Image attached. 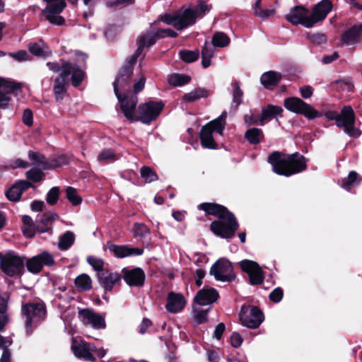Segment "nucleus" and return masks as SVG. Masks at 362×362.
I'll return each instance as SVG.
<instances>
[{"label": "nucleus", "mask_w": 362, "mask_h": 362, "mask_svg": "<svg viewBox=\"0 0 362 362\" xmlns=\"http://www.w3.org/2000/svg\"><path fill=\"white\" fill-rule=\"evenodd\" d=\"M197 209L204 211L206 215L218 218L209 226L215 235L223 239H231L235 236L240 225L234 214L227 207L215 202H203L197 206Z\"/></svg>", "instance_id": "1"}, {"label": "nucleus", "mask_w": 362, "mask_h": 362, "mask_svg": "<svg viewBox=\"0 0 362 362\" xmlns=\"http://www.w3.org/2000/svg\"><path fill=\"white\" fill-rule=\"evenodd\" d=\"M308 159L298 152L285 153L281 151L272 152L267 162L271 164L274 173L279 175L290 177L307 170Z\"/></svg>", "instance_id": "2"}, {"label": "nucleus", "mask_w": 362, "mask_h": 362, "mask_svg": "<svg viewBox=\"0 0 362 362\" xmlns=\"http://www.w3.org/2000/svg\"><path fill=\"white\" fill-rule=\"evenodd\" d=\"M322 116L326 117L328 121H335L339 128H343L346 134L353 138H358L361 132L355 128L356 117L353 108L350 105L344 106L339 113L335 110H327L320 112Z\"/></svg>", "instance_id": "3"}, {"label": "nucleus", "mask_w": 362, "mask_h": 362, "mask_svg": "<svg viewBox=\"0 0 362 362\" xmlns=\"http://www.w3.org/2000/svg\"><path fill=\"white\" fill-rule=\"evenodd\" d=\"M21 314L25 318V334L30 336L35 328L46 320V305L43 301L26 303L22 305Z\"/></svg>", "instance_id": "4"}, {"label": "nucleus", "mask_w": 362, "mask_h": 362, "mask_svg": "<svg viewBox=\"0 0 362 362\" xmlns=\"http://www.w3.org/2000/svg\"><path fill=\"white\" fill-rule=\"evenodd\" d=\"M25 256L17 255L13 251L6 254L0 252V269L8 277H21L25 273Z\"/></svg>", "instance_id": "5"}, {"label": "nucleus", "mask_w": 362, "mask_h": 362, "mask_svg": "<svg viewBox=\"0 0 362 362\" xmlns=\"http://www.w3.org/2000/svg\"><path fill=\"white\" fill-rule=\"evenodd\" d=\"M165 107L162 100H149L142 103L137 107L136 121H140L143 124H149L155 121L160 115Z\"/></svg>", "instance_id": "6"}, {"label": "nucleus", "mask_w": 362, "mask_h": 362, "mask_svg": "<svg viewBox=\"0 0 362 362\" xmlns=\"http://www.w3.org/2000/svg\"><path fill=\"white\" fill-rule=\"evenodd\" d=\"M284 107L293 113L302 115L308 119L321 117L322 114L298 97H288L284 100Z\"/></svg>", "instance_id": "7"}, {"label": "nucleus", "mask_w": 362, "mask_h": 362, "mask_svg": "<svg viewBox=\"0 0 362 362\" xmlns=\"http://www.w3.org/2000/svg\"><path fill=\"white\" fill-rule=\"evenodd\" d=\"M47 5L42 10L41 13L50 24L54 25H63L65 24V18L59 14L62 13L66 6L65 0H44Z\"/></svg>", "instance_id": "8"}, {"label": "nucleus", "mask_w": 362, "mask_h": 362, "mask_svg": "<svg viewBox=\"0 0 362 362\" xmlns=\"http://www.w3.org/2000/svg\"><path fill=\"white\" fill-rule=\"evenodd\" d=\"M239 318L243 326L256 329L264 321V315L257 306L244 304L241 307Z\"/></svg>", "instance_id": "9"}, {"label": "nucleus", "mask_w": 362, "mask_h": 362, "mask_svg": "<svg viewBox=\"0 0 362 362\" xmlns=\"http://www.w3.org/2000/svg\"><path fill=\"white\" fill-rule=\"evenodd\" d=\"M117 98L120 110L124 117L131 122H136V105L138 103V96L132 94L129 92L115 93Z\"/></svg>", "instance_id": "10"}, {"label": "nucleus", "mask_w": 362, "mask_h": 362, "mask_svg": "<svg viewBox=\"0 0 362 362\" xmlns=\"http://www.w3.org/2000/svg\"><path fill=\"white\" fill-rule=\"evenodd\" d=\"M209 274L222 282H232L236 278L232 263L226 258H220L211 266Z\"/></svg>", "instance_id": "11"}, {"label": "nucleus", "mask_w": 362, "mask_h": 362, "mask_svg": "<svg viewBox=\"0 0 362 362\" xmlns=\"http://www.w3.org/2000/svg\"><path fill=\"white\" fill-rule=\"evenodd\" d=\"M242 271L246 273L249 277V282L252 286L263 284L264 274L259 264L252 260L243 259L239 262Z\"/></svg>", "instance_id": "12"}, {"label": "nucleus", "mask_w": 362, "mask_h": 362, "mask_svg": "<svg viewBox=\"0 0 362 362\" xmlns=\"http://www.w3.org/2000/svg\"><path fill=\"white\" fill-rule=\"evenodd\" d=\"M309 13V10L305 6H296L291 9L289 13L285 16V18L293 25L300 24L309 28H312Z\"/></svg>", "instance_id": "13"}, {"label": "nucleus", "mask_w": 362, "mask_h": 362, "mask_svg": "<svg viewBox=\"0 0 362 362\" xmlns=\"http://www.w3.org/2000/svg\"><path fill=\"white\" fill-rule=\"evenodd\" d=\"M120 274L125 283L131 287H141L145 284L146 274L141 267L131 269L124 267L122 269Z\"/></svg>", "instance_id": "14"}, {"label": "nucleus", "mask_w": 362, "mask_h": 362, "mask_svg": "<svg viewBox=\"0 0 362 362\" xmlns=\"http://www.w3.org/2000/svg\"><path fill=\"white\" fill-rule=\"evenodd\" d=\"M78 316L83 324L90 325L94 329H102L106 327L105 317L91 308L80 309Z\"/></svg>", "instance_id": "15"}, {"label": "nucleus", "mask_w": 362, "mask_h": 362, "mask_svg": "<svg viewBox=\"0 0 362 362\" xmlns=\"http://www.w3.org/2000/svg\"><path fill=\"white\" fill-rule=\"evenodd\" d=\"M133 71L127 68H121L112 83L114 93L132 91L131 84Z\"/></svg>", "instance_id": "16"}, {"label": "nucleus", "mask_w": 362, "mask_h": 362, "mask_svg": "<svg viewBox=\"0 0 362 362\" xmlns=\"http://www.w3.org/2000/svg\"><path fill=\"white\" fill-rule=\"evenodd\" d=\"M95 276L99 284L104 288L105 293L111 292L115 285L121 284L122 275L109 269L96 273Z\"/></svg>", "instance_id": "17"}, {"label": "nucleus", "mask_w": 362, "mask_h": 362, "mask_svg": "<svg viewBox=\"0 0 362 362\" xmlns=\"http://www.w3.org/2000/svg\"><path fill=\"white\" fill-rule=\"evenodd\" d=\"M332 7L333 4L330 0H322L315 4L310 16V23L312 24V27L315 23L325 20L328 13L332 11Z\"/></svg>", "instance_id": "18"}, {"label": "nucleus", "mask_w": 362, "mask_h": 362, "mask_svg": "<svg viewBox=\"0 0 362 362\" xmlns=\"http://www.w3.org/2000/svg\"><path fill=\"white\" fill-rule=\"evenodd\" d=\"M65 65L64 70L54 80L53 92L57 101H62L67 92L66 78L70 76L69 66Z\"/></svg>", "instance_id": "19"}, {"label": "nucleus", "mask_w": 362, "mask_h": 362, "mask_svg": "<svg viewBox=\"0 0 362 362\" xmlns=\"http://www.w3.org/2000/svg\"><path fill=\"white\" fill-rule=\"evenodd\" d=\"M219 298L217 290L212 287H204L196 293L194 303L199 305H211Z\"/></svg>", "instance_id": "20"}, {"label": "nucleus", "mask_w": 362, "mask_h": 362, "mask_svg": "<svg viewBox=\"0 0 362 362\" xmlns=\"http://www.w3.org/2000/svg\"><path fill=\"white\" fill-rule=\"evenodd\" d=\"M34 188L31 182L21 180L14 183L5 192L6 198L11 202H18L21 199L22 194L29 188Z\"/></svg>", "instance_id": "21"}, {"label": "nucleus", "mask_w": 362, "mask_h": 362, "mask_svg": "<svg viewBox=\"0 0 362 362\" xmlns=\"http://www.w3.org/2000/svg\"><path fill=\"white\" fill-rule=\"evenodd\" d=\"M185 299L182 294L170 292L167 297L166 310L171 313L181 311L185 306Z\"/></svg>", "instance_id": "22"}, {"label": "nucleus", "mask_w": 362, "mask_h": 362, "mask_svg": "<svg viewBox=\"0 0 362 362\" xmlns=\"http://www.w3.org/2000/svg\"><path fill=\"white\" fill-rule=\"evenodd\" d=\"M197 18V11L194 8H186L180 13L177 12V30H181L194 25Z\"/></svg>", "instance_id": "23"}, {"label": "nucleus", "mask_w": 362, "mask_h": 362, "mask_svg": "<svg viewBox=\"0 0 362 362\" xmlns=\"http://www.w3.org/2000/svg\"><path fill=\"white\" fill-rule=\"evenodd\" d=\"M362 35V23L356 24L345 30L341 35V40L347 45H354L359 42Z\"/></svg>", "instance_id": "24"}, {"label": "nucleus", "mask_w": 362, "mask_h": 362, "mask_svg": "<svg viewBox=\"0 0 362 362\" xmlns=\"http://www.w3.org/2000/svg\"><path fill=\"white\" fill-rule=\"evenodd\" d=\"M144 35L148 41V46H153L159 39L166 37L175 38L177 37L178 34L170 28H159L154 32H146Z\"/></svg>", "instance_id": "25"}, {"label": "nucleus", "mask_w": 362, "mask_h": 362, "mask_svg": "<svg viewBox=\"0 0 362 362\" xmlns=\"http://www.w3.org/2000/svg\"><path fill=\"white\" fill-rule=\"evenodd\" d=\"M69 66V71L71 76V83L74 88L78 87L84 80L86 74L76 64H73L67 61H63V70H64L65 65Z\"/></svg>", "instance_id": "26"}, {"label": "nucleus", "mask_w": 362, "mask_h": 362, "mask_svg": "<svg viewBox=\"0 0 362 362\" xmlns=\"http://www.w3.org/2000/svg\"><path fill=\"white\" fill-rule=\"evenodd\" d=\"M59 218V216L52 212L44 213L39 221L35 223V228L40 233L52 231V224L55 219Z\"/></svg>", "instance_id": "27"}, {"label": "nucleus", "mask_w": 362, "mask_h": 362, "mask_svg": "<svg viewBox=\"0 0 362 362\" xmlns=\"http://www.w3.org/2000/svg\"><path fill=\"white\" fill-rule=\"evenodd\" d=\"M281 78L282 75L281 73L274 71H269L264 72L261 76L260 82L265 88L273 90L279 85Z\"/></svg>", "instance_id": "28"}, {"label": "nucleus", "mask_w": 362, "mask_h": 362, "mask_svg": "<svg viewBox=\"0 0 362 362\" xmlns=\"http://www.w3.org/2000/svg\"><path fill=\"white\" fill-rule=\"evenodd\" d=\"M226 118L227 112L226 111H223L219 117L209 122L204 126L207 129H209L211 132L217 133L222 136L226 126Z\"/></svg>", "instance_id": "29"}, {"label": "nucleus", "mask_w": 362, "mask_h": 362, "mask_svg": "<svg viewBox=\"0 0 362 362\" xmlns=\"http://www.w3.org/2000/svg\"><path fill=\"white\" fill-rule=\"evenodd\" d=\"M213 133L204 126H203L199 132V139L201 145L204 148L218 149V145L215 141Z\"/></svg>", "instance_id": "30"}, {"label": "nucleus", "mask_w": 362, "mask_h": 362, "mask_svg": "<svg viewBox=\"0 0 362 362\" xmlns=\"http://www.w3.org/2000/svg\"><path fill=\"white\" fill-rule=\"evenodd\" d=\"M71 349L74 355L78 358H83L86 361H95V358L91 354L93 349L91 348V345L88 343H83L82 344H73Z\"/></svg>", "instance_id": "31"}, {"label": "nucleus", "mask_w": 362, "mask_h": 362, "mask_svg": "<svg viewBox=\"0 0 362 362\" xmlns=\"http://www.w3.org/2000/svg\"><path fill=\"white\" fill-rule=\"evenodd\" d=\"M284 112L281 107L274 105H268L265 108L262 110V115L259 118V124L264 125V121H270L277 115L283 117L282 112Z\"/></svg>", "instance_id": "32"}, {"label": "nucleus", "mask_w": 362, "mask_h": 362, "mask_svg": "<svg viewBox=\"0 0 362 362\" xmlns=\"http://www.w3.org/2000/svg\"><path fill=\"white\" fill-rule=\"evenodd\" d=\"M245 139L252 145H257L264 139V134L262 129L252 127L248 129L244 134Z\"/></svg>", "instance_id": "33"}, {"label": "nucleus", "mask_w": 362, "mask_h": 362, "mask_svg": "<svg viewBox=\"0 0 362 362\" xmlns=\"http://www.w3.org/2000/svg\"><path fill=\"white\" fill-rule=\"evenodd\" d=\"M362 181V177L356 171L349 172L347 177L342 180L341 187L346 191H350L353 187L358 185Z\"/></svg>", "instance_id": "34"}, {"label": "nucleus", "mask_w": 362, "mask_h": 362, "mask_svg": "<svg viewBox=\"0 0 362 362\" xmlns=\"http://www.w3.org/2000/svg\"><path fill=\"white\" fill-rule=\"evenodd\" d=\"M106 247L112 252L116 257L124 258L128 257L129 246L127 245H117L111 241L107 242Z\"/></svg>", "instance_id": "35"}, {"label": "nucleus", "mask_w": 362, "mask_h": 362, "mask_svg": "<svg viewBox=\"0 0 362 362\" xmlns=\"http://www.w3.org/2000/svg\"><path fill=\"white\" fill-rule=\"evenodd\" d=\"M74 284L79 291H87L92 288V280L86 274L78 275L75 279Z\"/></svg>", "instance_id": "36"}, {"label": "nucleus", "mask_w": 362, "mask_h": 362, "mask_svg": "<svg viewBox=\"0 0 362 362\" xmlns=\"http://www.w3.org/2000/svg\"><path fill=\"white\" fill-rule=\"evenodd\" d=\"M69 158L66 155L62 154L56 157L51 158L45 163V170L55 169L63 165L69 164Z\"/></svg>", "instance_id": "37"}, {"label": "nucleus", "mask_w": 362, "mask_h": 362, "mask_svg": "<svg viewBox=\"0 0 362 362\" xmlns=\"http://www.w3.org/2000/svg\"><path fill=\"white\" fill-rule=\"evenodd\" d=\"M191 76L183 74H173L168 78V83L174 87L182 86L191 81Z\"/></svg>", "instance_id": "38"}, {"label": "nucleus", "mask_w": 362, "mask_h": 362, "mask_svg": "<svg viewBox=\"0 0 362 362\" xmlns=\"http://www.w3.org/2000/svg\"><path fill=\"white\" fill-rule=\"evenodd\" d=\"M28 47L32 54L38 57L46 58L51 54V52L48 50V48L47 47V49H45L40 42H30Z\"/></svg>", "instance_id": "39"}, {"label": "nucleus", "mask_w": 362, "mask_h": 362, "mask_svg": "<svg viewBox=\"0 0 362 362\" xmlns=\"http://www.w3.org/2000/svg\"><path fill=\"white\" fill-rule=\"evenodd\" d=\"M230 42V37L223 32H216L211 40V43L214 47H225Z\"/></svg>", "instance_id": "40"}, {"label": "nucleus", "mask_w": 362, "mask_h": 362, "mask_svg": "<svg viewBox=\"0 0 362 362\" xmlns=\"http://www.w3.org/2000/svg\"><path fill=\"white\" fill-rule=\"evenodd\" d=\"M75 235L71 231H66L61 235L59 242V248L62 250H66L74 243Z\"/></svg>", "instance_id": "41"}, {"label": "nucleus", "mask_w": 362, "mask_h": 362, "mask_svg": "<svg viewBox=\"0 0 362 362\" xmlns=\"http://www.w3.org/2000/svg\"><path fill=\"white\" fill-rule=\"evenodd\" d=\"M25 267H26L27 270L33 274H37L40 273L42 270V264H40L38 259H37L36 256H33L30 258L26 257L25 260Z\"/></svg>", "instance_id": "42"}, {"label": "nucleus", "mask_w": 362, "mask_h": 362, "mask_svg": "<svg viewBox=\"0 0 362 362\" xmlns=\"http://www.w3.org/2000/svg\"><path fill=\"white\" fill-rule=\"evenodd\" d=\"M180 58L186 63H192L199 59V52L196 50L182 49L179 52Z\"/></svg>", "instance_id": "43"}, {"label": "nucleus", "mask_w": 362, "mask_h": 362, "mask_svg": "<svg viewBox=\"0 0 362 362\" xmlns=\"http://www.w3.org/2000/svg\"><path fill=\"white\" fill-rule=\"evenodd\" d=\"M39 262L42 264V269L44 266L52 267L55 264L54 256L47 251H42L40 254L35 255Z\"/></svg>", "instance_id": "44"}, {"label": "nucleus", "mask_w": 362, "mask_h": 362, "mask_svg": "<svg viewBox=\"0 0 362 362\" xmlns=\"http://www.w3.org/2000/svg\"><path fill=\"white\" fill-rule=\"evenodd\" d=\"M66 197L73 206H78L82 202V198L78 194L74 187H68L66 188Z\"/></svg>", "instance_id": "45"}, {"label": "nucleus", "mask_w": 362, "mask_h": 362, "mask_svg": "<svg viewBox=\"0 0 362 362\" xmlns=\"http://www.w3.org/2000/svg\"><path fill=\"white\" fill-rule=\"evenodd\" d=\"M98 160L100 162L110 163L116 160L117 156L113 149L105 148L98 155Z\"/></svg>", "instance_id": "46"}, {"label": "nucleus", "mask_w": 362, "mask_h": 362, "mask_svg": "<svg viewBox=\"0 0 362 362\" xmlns=\"http://www.w3.org/2000/svg\"><path fill=\"white\" fill-rule=\"evenodd\" d=\"M140 173L146 182H151L158 180L157 173L148 166H143L140 170Z\"/></svg>", "instance_id": "47"}, {"label": "nucleus", "mask_w": 362, "mask_h": 362, "mask_svg": "<svg viewBox=\"0 0 362 362\" xmlns=\"http://www.w3.org/2000/svg\"><path fill=\"white\" fill-rule=\"evenodd\" d=\"M28 180L33 182H38L43 180L45 173L43 171L37 168H33L25 173Z\"/></svg>", "instance_id": "48"}, {"label": "nucleus", "mask_w": 362, "mask_h": 362, "mask_svg": "<svg viewBox=\"0 0 362 362\" xmlns=\"http://www.w3.org/2000/svg\"><path fill=\"white\" fill-rule=\"evenodd\" d=\"M60 189L59 187H52L47 192L46 202L49 206L55 205L59 199Z\"/></svg>", "instance_id": "49"}, {"label": "nucleus", "mask_w": 362, "mask_h": 362, "mask_svg": "<svg viewBox=\"0 0 362 362\" xmlns=\"http://www.w3.org/2000/svg\"><path fill=\"white\" fill-rule=\"evenodd\" d=\"M134 237L144 238L150 233V229L144 223H135L132 227Z\"/></svg>", "instance_id": "50"}, {"label": "nucleus", "mask_w": 362, "mask_h": 362, "mask_svg": "<svg viewBox=\"0 0 362 362\" xmlns=\"http://www.w3.org/2000/svg\"><path fill=\"white\" fill-rule=\"evenodd\" d=\"M87 262L96 271V273H101L107 269L104 268V261L102 259L89 256L87 257Z\"/></svg>", "instance_id": "51"}, {"label": "nucleus", "mask_w": 362, "mask_h": 362, "mask_svg": "<svg viewBox=\"0 0 362 362\" xmlns=\"http://www.w3.org/2000/svg\"><path fill=\"white\" fill-rule=\"evenodd\" d=\"M28 158L33 161L35 164L41 165L43 170H45V163H47V160L43 154L33 151H29Z\"/></svg>", "instance_id": "52"}, {"label": "nucleus", "mask_w": 362, "mask_h": 362, "mask_svg": "<svg viewBox=\"0 0 362 362\" xmlns=\"http://www.w3.org/2000/svg\"><path fill=\"white\" fill-rule=\"evenodd\" d=\"M243 91L240 87V83L235 81L233 83V102L235 104V106H239L243 102Z\"/></svg>", "instance_id": "53"}, {"label": "nucleus", "mask_w": 362, "mask_h": 362, "mask_svg": "<svg viewBox=\"0 0 362 362\" xmlns=\"http://www.w3.org/2000/svg\"><path fill=\"white\" fill-rule=\"evenodd\" d=\"M159 20L167 25H170L177 30V12L173 14L165 13L159 16Z\"/></svg>", "instance_id": "54"}, {"label": "nucleus", "mask_w": 362, "mask_h": 362, "mask_svg": "<svg viewBox=\"0 0 362 362\" xmlns=\"http://www.w3.org/2000/svg\"><path fill=\"white\" fill-rule=\"evenodd\" d=\"M209 311V308L206 309V310H202V309L197 310V309L194 308V319H195L196 322L198 325H201V324H203V323L207 322V320H208L207 314H208Z\"/></svg>", "instance_id": "55"}, {"label": "nucleus", "mask_w": 362, "mask_h": 362, "mask_svg": "<svg viewBox=\"0 0 362 362\" xmlns=\"http://www.w3.org/2000/svg\"><path fill=\"white\" fill-rule=\"evenodd\" d=\"M137 43H138V47L135 50V52H134V53L133 54L135 57H136L137 58H139V57L141 54L144 49L145 47H149L150 46H148V40L144 37V35H141L138 38Z\"/></svg>", "instance_id": "56"}, {"label": "nucleus", "mask_w": 362, "mask_h": 362, "mask_svg": "<svg viewBox=\"0 0 362 362\" xmlns=\"http://www.w3.org/2000/svg\"><path fill=\"white\" fill-rule=\"evenodd\" d=\"M283 296V289L281 287H277L269 293V298L273 303H278L282 300Z\"/></svg>", "instance_id": "57"}, {"label": "nucleus", "mask_w": 362, "mask_h": 362, "mask_svg": "<svg viewBox=\"0 0 362 362\" xmlns=\"http://www.w3.org/2000/svg\"><path fill=\"white\" fill-rule=\"evenodd\" d=\"M211 8V5H208L204 1L199 0L198 1V4L197 8L195 10L197 11V17L198 16H204L207 12H209Z\"/></svg>", "instance_id": "58"}, {"label": "nucleus", "mask_w": 362, "mask_h": 362, "mask_svg": "<svg viewBox=\"0 0 362 362\" xmlns=\"http://www.w3.org/2000/svg\"><path fill=\"white\" fill-rule=\"evenodd\" d=\"M146 83V78L145 76H142L139 78V79L134 83L133 85V90H132V94L137 95L139 93L142 91L144 88Z\"/></svg>", "instance_id": "59"}, {"label": "nucleus", "mask_w": 362, "mask_h": 362, "mask_svg": "<svg viewBox=\"0 0 362 362\" xmlns=\"http://www.w3.org/2000/svg\"><path fill=\"white\" fill-rule=\"evenodd\" d=\"M22 121L28 127H31L33 124V114L30 109H25L23 111Z\"/></svg>", "instance_id": "60"}, {"label": "nucleus", "mask_w": 362, "mask_h": 362, "mask_svg": "<svg viewBox=\"0 0 362 362\" xmlns=\"http://www.w3.org/2000/svg\"><path fill=\"white\" fill-rule=\"evenodd\" d=\"M8 55L18 62L26 61L29 58L28 54L25 50H19L14 53L10 52Z\"/></svg>", "instance_id": "61"}, {"label": "nucleus", "mask_w": 362, "mask_h": 362, "mask_svg": "<svg viewBox=\"0 0 362 362\" xmlns=\"http://www.w3.org/2000/svg\"><path fill=\"white\" fill-rule=\"evenodd\" d=\"M230 340L231 346L234 348L240 347L243 341L240 334L236 332L232 333Z\"/></svg>", "instance_id": "62"}, {"label": "nucleus", "mask_w": 362, "mask_h": 362, "mask_svg": "<svg viewBox=\"0 0 362 362\" xmlns=\"http://www.w3.org/2000/svg\"><path fill=\"white\" fill-rule=\"evenodd\" d=\"M226 329V326L223 322L218 323L216 327L214 332V337L220 340L222 338V335Z\"/></svg>", "instance_id": "63"}, {"label": "nucleus", "mask_w": 362, "mask_h": 362, "mask_svg": "<svg viewBox=\"0 0 362 362\" xmlns=\"http://www.w3.org/2000/svg\"><path fill=\"white\" fill-rule=\"evenodd\" d=\"M310 40L317 44H322L327 42V36L323 33H315L310 36Z\"/></svg>", "instance_id": "64"}]
</instances>
